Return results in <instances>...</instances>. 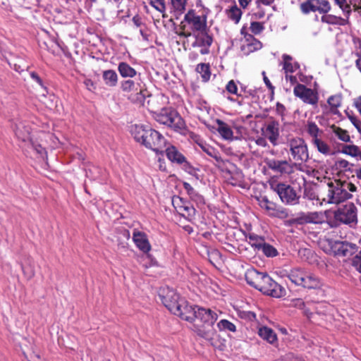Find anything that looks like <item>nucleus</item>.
Here are the masks:
<instances>
[{
    "label": "nucleus",
    "instance_id": "f257e3e1",
    "mask_svg": "<svg viewBox=\"0 0 361 361\" xmlns=\"http://www.w3.org/2000/svg\"><path fill=\"white\" fill-rule=\"evenodd\" d=\"M288 278L295 285L307 289H319L322 286V282L317 276L301 269L290 270Z\"/></svg>",
    "mask_w": 361,
    "mask_h": 361
},
{
    "label": "nucleus",
    "instance_id": "f03ea898",
    "mask_svg": "<svg viewBox=\"0 0 361 361\" xmlns=\"http://www.w3.org/2000/svg\"><path fill=\"white\" fill-rule=\"evenodd\" d=\"M154 119L161 124L165 125L178 131L185 128V122L179 114L172 108H163L154 114Z\"/></svg>",
    "mask_w": 361,
    "mask_h": 361
},
{
    "label": "nucleus",
    "instance_id": "7ed1b4c3",
    "mask_svg": "<svg viewBox=\"0 0 361 361\" xmlns=\"http://www.w3.org/2000/svg\"><path fill=\"white\" fill-rule=\"evenodd\" d=\"M351 197L352 195L343 189L339 183L329 182L326 186L325 191L321 193L320 197H318L317 199L328 204H338Z\"/></svg>",
    "mask_w": 361,
    "mask_h": 361
},
{
    "label": "nucleus",
    "instance_id": "20e7f679",
    "mask_svg": "<svg viewBox=\"0 0 361 361\" xmlns=\"http://www.w3.org/2000/svg\"><path fill=\"white\" fill-rule=\"evenodd\" d=\"M288 147L295 164H302L309 159L307 145L301 137H293L288 141Z\"/></svg>",
    "mask_w": 361,
    "mask_h": 361
},
{
    "label": "nucleus",
    "instance_id": "39448f33",
    "mask_svg": "<svg viewBox=\"0 0 361 361\" xmlns=\"http://www.w3.org/2000/svg\"><path fill=\"white\" fill-rule=\"evenodd\" d=\"M184 23L185 24L183 25V32L197 33L208 29L207 16H199L192 9L189 10L185 13L183 21L181 23L183 24Z\"/></svg>",
    "mask_w": 361,
    "mask_h": 361
},
{
    "label": "nucleus",
    "instance_id": "423d86ee",
    "mask_svg": "<svg viewBox=\"0 0 361 361\" xmlns=\"http://www.w3.org/2000/svg\"><path fill=\"white\" fill-rule=\"evenodd\" d=\"M180 35L185 37H193L195 41L192 43L191 46L193 48H200V53L202 55L209 54V49L213 43V36L209 33V29L197 33L183 32Z\"/></svg>",
    "mask_w": 361,
    "mask_h": 361
},
{
    "label": "nucleus",
    "instance_id": "0eeeda50",
    "mask_svg": "<svg viewBox=\"0 0 361 361\" xmlns=\"http://www.w3.org/2000/svg\"><path fill=\"white\" fill-rule=\"evenodd\" d=\"M257 290L273 298H281L286 295V290L274 281L266 272L262 277Z\"/></svg>",
    "mask_w": 361,
    "mask_h": 361
},
{
    "label": "nucleus",
    "instance_id": "6e6552de",
    "mask_svg": "<svg viewBox=\"0 0 361 361\" xmlns=\"http://www.w3.org/2000/svg\"><path fill=\"white\" fill-rule=\"evenodd\" d=\"M143 140V145L157 154L162 153L166 146V140L158 131L149 128L147 135Z\"/></svg>",
    "mask_w": 361,
    "mask_h": 361
},
{
    "label": "nucleus",
    "instance_id": "1a4fd4ad",
    "mask_svg": "<svg viewBox=\"0 0 361 361\" xmlns=\"http://www.w3.org/2000/svg\"><path fill=\"white\" fill-rule=\"evenodd\" d=\"M335 220L345 224L357 223V208L353 203L345 204L334 212Z\"/></svg>",
    "mask_w": 361,
    "mask_h": 361
},
{
    "label": "nucleus",
    "instance_id": "9d476101",
    "mask_svg": "<svg viewBox=\"0 0 361 361\" xmlns=\"http://www.w3.org/2000/svg\"><path fill=\"white\" fill-rule=\"evenodd\" d=\"M329 245L330 246L334 255L338 257L351 256L355 254L358 249V247L355 243L345 240H331L329 243Z\"/></svg>",
    "mask_w": 361,
    "mask_h": 361
},
{
    "label": "nucleus",
    "instance_id": "9b49d317",
    "mask_svg": "<svg viewBox=\"0 0 361 361\" xmlns=\"http://www.w3.org/2000/svg\"><path fill=\"white\" fill-rule=\"evenodd\" d=\"M274 190L283 203L288 204L298 203L300 195L291 185L280 183L276 185Z\"/></svg>",
    "mask_w": 361,
    "mask_h": 361
},
{
    "label": "nucleus",
    "instance_id": "f8f14e48",
    "mask_svg": "<svg viewBox=\"0 0 361 361\" xmlns=\"http://www.w3.org/2000/svg\"><path fill=\"white\" fill-rule=\"evenodd\" d=\"M279 122L275 119L270 118L262 128V134L269 140L273 146L279 145V139L280 137Z\"/></svg>",
    "mask_w": 361,
    "mask_h": 361
},
{
    "label": "nucleus",
    "instance_id": "ddd939ff",
    "mask_svg": "<svg viewBox=\"0 0 361 361\" xmlns=\"http://www.w3.org/2000/svg\"><path fill=\"white\" fill-rule=\"evenodd\" d=\"M258 204L261 208L264 209L271 216L277 218H286L288 216V212L286 209L277 207L276 204L269 200L267 196H260L257 198Z\"/></svg>",
    "mask_w": 361,
    "mask_h": 361
},
{
    "label": "nucleus",
    "instance_id": "4468645a",
    "mask_svg": "<svg viewBox=\"0 0 361 361\" xmlns=\"http://www.w3.org/2000/svg\"><path fill=\"white\" fill-rule=\"evenodd\" d=\"M162 293L159 294L161 300L164 306L173 314L178 310L180 302V296L172 289L163 290Z\"/></svg>",
    "mask_w": 361,
    "mask_h": 361
},
{
    "label": "nucleus",
    "instance_id": "2eb2a0df",
    "mask_svg": "<svg viewBox=\"0 0 361 361\" xmlns=\"http://www.w3.org/2000/svg\"><path fill=\"white\" fill-rule=\"evenodd\" d=\"M295 96L301 99L305 103L315 105L318 102V94L313 90L307 87L305 85L297 84L294 87Z\"/></svg>",
    "mask_w": 361,
    "mask_h": 361
},
{
    "label": "nucleus",
    "instance_id": "dca6fc26",
    "mask_svg": "<svg viewBox=\"0 0 361 361\" xmlns=\"http://www.w3.org/2000/svg\"><path fill=\"white\" fill-rule=\"evenodd\" d=\"M264 163L272 171L281 175L289 174L293 172V164L287 160L266 158Z\"/></svg>",
    "mask_w": 361,
    "mask_h": 361
},
{
    "label": "nucleus",
    "instance_id": "f3484780",
    "mask_svg": "<svg viewBox=\"0 0 361 361\" xmlns=\"http://www.w3.org/2000/svg\"><path fill=\"white\" fill-rule=\"evenodd\" d=\"M324 221V216L319 212L300 213L296 218L290 220L291 224L303 225L305 224H322Z\"/></svg>",
    "mask_w": 361,
    "mask_h": 361
},
{
    "label": "nucleus",
    "instance_id": "a211bd4d",
    "mask_svg": "<svg viewBox=\"0 0 361 361\" xmlns=\"http://www.w3.org/2000/svg\"><path fill=\"white\" fill-rule=\"evenodd\" d=\"M173 204L177 212L187 219H190L195 216L194 207L189 202L183 200V198L177 197L173 199Z\"/></svg>",
    "mask_w": 361,
    "mask_h": 361
},
{
    "label": "nucleus",
    "instance_id": "6ab92c4d",
    "mask_svg": "<svg viewBox=\"0 0 361 361\" xmlns=\"http://www.w3.org/2000/svg\"><path fill=\"white\" fill-rule=\"evenodd\" d=\"M196 307L197 306L193 307L190 305L188 301L181 299L178 307L179 308L174 314L178 316L183 320L192 322L195 317Z\"/></svg>",
    "mask_w": 361,
    "mask_h": 361
},
{
    "label": "nucleus",
    "instance_id": "aec40b11",
    "mask_svg": "<svg viewBox=\"0 0 361 361\" xmlns=\"http://www.w3.org/2000/svg\"><path fill=\"white\" fill-rule=\"evenodd\" d=\"M195 319L200 321L202 324H214L218 319L216 312L210 309L197 306Z\"/></svg>",
    "mask_w": 361,
    "mask_h": 361
},
{
    "label": "nucleus",
    "instance_id": "412c9836",
    "mask_svg": "<svg viewBox=\"0 0 361 361\" xmlns=\"http://www.w3.org/2000/svg\"><path fill=\"white\" fill-rule=\"evenodd\" d=\"M133 240L137 247L144 253H147L151 250V245L145 233L134 231L133 233Z\"/></svg>",
    "mask_w": 361,
    "mask_h": 361
},
{
    "label": "nucleus",
    "instance_id": "4be33fe9",
    "mask_svg": "<svg viewBox=\"0 0 361 361\" xmlns=\"http://www.w3.org/2000/svg\"><path fill=\"white\" fill-rule=\"evenodd\" d=\"M262 47L261 42L254 37L252 35H245V40L241 45V51L248 55L255 51L259 50Z\"/></svg>",
    "mask_w": 361,
    "mask_h": 361
},
{
    "label": "nucleus",
    "instance_id": "5701e85b",
    "mask_svg": "<svg viewBox=\"0 0 361 361\" xmlns=\"http://www.w3.org/2000/svg\"><path fill=\"white\" fill-rule=\"evenodd\" d=\"M194 329L199 336L209 341H213L216 334L214 324H195Z\"/></svg>",
    "mask_w": 361,
    "mask_h": 361
},
{
    "label": "nucleus",
    "instance_id": "b1692460",
    "mask_svg": "<svg viewBox=\"0 0 361 361\" xmlns=\"http://www.w3.org/2000/svg\"><path fill=\"white\" fill-rule=\"evenodd\" d=\"M264 273L259 272L254 268H250L246 271L245 278L247 283L256 289Z\"/></svg>",
    "mask_w": 361,
    "mask_h": 361
},
{
    "label": "nucleus",
    "instance_id": "393cba45",
    "mask_svg": "<svg viewBox=\"0 0 361 361\" xmlns=\"http://www.w3.org/2000/svg\"><path fill=\"white\" fill-rule=\"evenodd\" d=\"M149 128L144 125L135 124L130 126V133L137 142L142 145Z\"/></svg>",
    "mask_w": 361,
    "mask_h": 361
},
{
    "label": "nucleus",
    "instance_id": "a878e982",
    "mask_svg": "<svg viewBox=\"0 0 361 361\" xmlns=\"http://www.w3.org/2000/svg\"><path fill=\"white\" fill-rule=\"evenodd\" d=\"M183 185L191 200L196 202L197 205H204L205 204L204 197L195 190L190 183L184 182Z\"/></svg>",
    "mask_w": 361,
    "mask_h": 361
},
{
    "label": "nucleus",
    "instance_id": "bb28decb",
    "mask_svg": "<svg viewBox=\"0 0 361 361\" xmlns=\"http://www.w3.org/2000/svg\"><path fill=\"white\" fill-rule=\"evenodd\" d=\"M166 154L171 161L178 164L184 162L185 159V157L174 146L167 147L166 149Z\"/></svg>",
    "mask_w": 361,
    "mask_h": 361
},
{
    "label": "nucleus",
    "instance_id": "cd10ccee",
    "mask_svg": "<svg viewBox=\"0 0 361 361\" xmlns=\"http://www.w3.org/2000/svg\"><path fill=\"white\" fill-rule=\"evenodd\" d=\"M259 336L264 340L271 344H274L277 341L276 334L273 329L267 326H262L258 331Z\"/></svg>",
    "mask_w": 361,
    "mask_h": 361
},
{
    "label": "nucleus",
    "instance_id": "c85d7f7f",
    "mask_svg": "<svg viewBox=\"0 0 361 361\" xmlns=\"http://www.w3.org/2000/svg\"><path fill=\"white\" fill-rule=\"evenodd\" d=\"M348 18L345 19L334 15L328 14L322 16L321 18V20L322 22L329 25H345L348 23Z\"/></svg>",
    "mask_w": 361,
    "mask_h": 361
},
{
    "label": "nucleus",
    "instance_id": "c756f323",
    "mask_svg": "<svg viewBox=\"0 0 361 361\" xmlns=\"http://www.w3.org/2000/svg\"><path fill=\"white\" fill-rule=\"evenodd\" d=\"M102 78L106 85L110 87L116 86L118 82V75L114 70H106L103 71Z\"/></svg>",
    "mask_w": 361,
    "mask_h": 361
},
{
    "label": "nucleus",
    "instance_id": "7c9ffc66",
    "mask_svg": "<svg viewBox=\"0 0 361 361\" xmlns=\"http://www.w3.org/2000/svg\"><path fill=\"white\" fill-rule=\"evenodd\" d=\"M217 131L220 135L225 140H231L233 138V131L231 127L225 122L218 120Z\"/></svg>",
    "mask_w": 361,
    "mask_h": 361
},
{
    "label": "nucleus",
    "instance_id": "2f4dec72",
    "mask_svg": "<svg viewBox=\"0 0 361 361\" xmlns=\"http://www.w3.org/2000/svg\"><path fill=\"white\" fill-rule=\"evenodd\" d=\"M118 71L123 78H133L137 74V71L126 62L119 63Z\"/></svg>",
    "mask_w": 361,
    "mask_h": 361
},
{
    "label": "nucleus",
    "instance_id": "473e14b6",
    "mask_svg": "<svg viewBox=\"0 0 361 361\" xmlns=\"http://www.w3.org/2000/svg\"><path fill=\"white\" fill-rule=\"evenodd\" d=\"M226 13L228 18L235 24L239 23L243 14L241 9L238 8L236 4L232 6L229 9H227Z\"/></svg>",
    "mask_w": 361,
    "mask_h": 361
},
{
    "label": "nucleus",
    "instance_id": "72a5a7b5",
    "mask_svg": "<svg viewBox=\"0 0 361 361\" xmlns=\"http://www.w3.org/2000/svg\"><path fill=\"white\" fill-rule=\"evenodd\" d=\"M196 142L200 147L202 151H204L207 154H208L211 157L214 158L216 160L219 159V157L217 156V152L214 147L207 145L200 137L196 140Z\"/></svg>",
    "mask_w": 361,
    "mask_h": 361
},
{
    "label": "nucleus",
    "instance_id": "f704fd0d",
    "mask_svg": "<svg viewBox=\"0 0 361 361\" xmlns=\"http://www.w3.org/2000/svg\"><path fill=\"white\" fill-rule=\"evenodd\" d=\"M282 58L283 60V69L286 73H293L299 68V65L297 63H291L292 57L290 56L283 54Z\"/></svg>",
    "mask_w": 361,
    "mask_h": 361
},
{
    "label": "nucleus",
    "instance_id": "c9c22d12",
    "mask_svg": "<svg viewBox=\"0 0 361 361\" xmlns=\"http://www.w3.org/2000/svg\"><path fill=\"white\" fill-rule=\"evenodd\" d=\"M312 143L320 153L325 155L330 154V147L327 145V143L322 140L319 137L312 140Z\"/></svg>",
    "mask_w": 361,
    "mask_h": 361
},
{
    "label": "nucleus",
    "instance_id": "e433bc0d",
    "mask_svg": "<svg viewBox=\"0 0 361 361\" xmlns=\"http://www.w3.org/2000/svg\"><path fill=\"white\" fill-rule=\"evenodd\" d=\"M307 132L312 137V140L318 138L323 133V131L313 121L307 122Z\"/></svg>",
    "mask_w": 361,
    "mask_h": 361
},
{
    "label": "nucleus",
    "instance_id": "4c0bfd02",
    "mask_svg": "<svg viewBox=\"0 0 361 361\" xmlns=\"http://www.w3.org/2000/svg\"><path fill=\"white\" fill-rule=\"evenodd\" d=\"M249 239V243L252 247L260 250L262 245L265 243L264 238L255 233H250L247 236Z\"/></svg>",
    "mask_w": 361,
    "mask_h": 361
},
{
    "label": "nucleus",
    "instance_id": "58836bf2",
    "mask_svg": "<svg viewBox=\"0 0 361 361\" xmlns=\"http://www.w3.org/2000/svg\"><path fill=\"white\" fill-rule=\"evenodd\" d=\"M316 0H307L300 4V10L302 13L308 14L310 12L317 11Z\"/></svg>",
    "mask_w": 361,
    "mask_h": 361
},
{
    "label": "nucleus",
    "instance_id": "ea45409f",
    "mask_svg": "<svg viewBox=\"0 0 361 361\" xmlns=\"http://www.w3.org/2000/svg\"><path fill=\"white\" fill-rule=\"evenodd\" d=\"M332 131L334 134L337 136V137L345 142H350V137L348 135V133L347 130L342 129L340 127H337L336 126H331Z\"/></svg>",
    "mask_w": 361,
    "mask_h": 361
},
{
    "label": "nucleus",
    "instance_id": "a19ab883",
    "mask_svg": "<svg viewBox=\"0 0 361 361\" xmlns=\"http://www.w3.org/2000/svg\"><path fill=\"white\" fill-rule=\"evenodd\" d=\"M85 171L86 176L87 178H89L90 180H95L100 178L102 169L98 166L92 165L86 169Z\"/></svg>",
    "mask_w": 361,
    "mask_h": 361
},
{
    "label": "nucleus",
    "instance_id": "79ce46f5",
    "mask_svg": "<svg viewBox=\"0 0 361 361\" xmlns=\"http://www.w3.org/2000/svg\"><path fill=\"white\" fill-rule=\"evenodd\" d=\"M196 71L202 75L204 81L209 80L211 73L209 64L204 63H199L196 67Z\"/></svg>",
    "mask_w": 361,
    "mask_h": 361
},
{
    "label": "nucleus",
    "instance_id": "37998d69",
    "mask_svg": "<svg viewBox=\"0 0 361 361\" xmlns=\"http://www.w3.org/2000/svg\"><path fill=\"white\" fill-rule=\"evenodd\" d=\"M22 128H25L21 125L18 126L16 129V135L18 139L21 140L23 142H28V145L30 144V141L32 140V139L30 136L29 130L25 128L23 132Z\"/></svg>",
    "mask_w": 361,
    "mask_h": 361
},
{
    "label": "nucleus",
    "instance_id": "c03bdc74",
    "mask_svg": "<svg viewBox=\"0 0 361 361\" xmlns=\"http://www.w3.org/2000/svg\"><path fill=\"white\" fill-rule=\"evenodd\" d=\"M217 327L219 331H236L235 325L227 319L220 320L217 324Z\"/></svg>",
    "mask_w": 361,
    "mask_h": 361
},
{
    "label": "nucleus",
    "instance_id": "a18cd8bd",
    "mask_svg": "<svg viewBox=\"0 0 361 361\" xmlns=\"http://www.w3.org/2000/svg\"><path fill=\"white\" fill-rule=\"evenodd\" d=\"M182 169L187 172L188 173L195 176L197 179H199L198 172L200 169L192 166L188 161H187L186 159H185L184 162H182Z\"/></svg>",
    "mask_w": 361,
    "mask_h": 361
},
{
    "label": "nucleus",
    "instance_id": "49530a36",
    "mask_svg": "<svg viewBox=\"0 0 361 361\" xmlns=\"http://www.w3.org/2000/svg\"><path fill=\"white\" fill-rule=\"evenodd\" d=\"M260 250L263 252V253L269 257H276L278 255L277 250L272 245L264 243L262 247L260 248Z\"/></svg>",
    "mask_w": 361,
    "mask_h": 361
},
{
    "label": "nucleus",
    "instance_id": "de8ad7c7",
    "mask_svg": "<svg viewBox=\"0 0 361 361\" xmlns=\"http://www.w3.org/2000/svg\"><path fill=\"white\" fill-rule=\"evenodd\" d=\"M29 146L36 152L40 158L42 159L47 158V152L40 144H37L36 142L30 140Z\"/></svg>",
    "mask_w": 361,
    "mask_h": 361
},
{
    "label": "nucleus",
    "instance_id": "09e8293b",
    "mask_svg": "<svg viewBox=\"0 0 361 361\" xmlns=\"http://www.w3.org/2000/svg\"><path fill=\"white\" fill-rule=\"evenodd\" d=\"M360 149L357 146L351 145H344L342 149V152L343 154L350 155L353 157H356L360 154Z\"/></svg>",
    "mask_w": 361,
    "mask_h": 361
},
{
    "label": "nucleus",
    "instance_id": "8fccbe9b",
    "mask_svg": "<svg viewBox=\"0 0 361 361\" xmlns=\"http://www.w3.org/2000/svg\"><path fill=\"white\" fill-rule=\"evenodd\" d=\"M147 92L146 90L140 89V91L138 92H137L136 94H135L134 95L131 94V96H130L131 100L133 102L143 104V103L145 100Z\"/></svg>",
    "mask_w": 361,
    "mask_h": 361
},
{
    "label": "nucleus",
    "instance_id": "3c124183",
    "mask_svg": "<svg viewBox=\"0 0 361 361\" xmlns=\"http://www.w3.org/2000/svg\"><path fill=\"white\" fill-rule=\"evenodd\" d=\"M316 2L318 3V4H317V11L320 13H326L331 10V6L328 1L316 0Z\"/></svg>",
    "mask_w": 361,
    "mask_h": 361
},
{
    "label": "nucleus",
    "instance_id": "603ef678",
    "mask_svg": "<svg viewBox=\"0 0 361 361\" xmlns=\"http://www.w3.org/2000/svg\"><path fill=\"white\" fill-rule=\"evenodd\" d=\"M187 0H171V6L174 11L182 13L185 10Z\"/></svg>",
    "mask_w": 361,
    "mask_h": 361
},
{
    "label": "nucleus",
    "instance_id": "864d4df0",
    "mask_svg": "<svg viewBox=\"0 0 361 361\" xmlns=\"http://www.w3.org/2000/svg\"><path fill=\"white\" fill-rule=\"evenodd\" d=\"M335 4H337L339 8L343 11V12L346 15V17L348 18L350 13V6L347 3L346 0H334Z\"/></svg>",
    "mask_w": 361,
    "mask_h": 361
},
{
    "label": "nucleus",
    "instance_id": "5fc2aeb1",
    "mask_svg": "<svg viewBox=\"0 0 361 361\" xmlns=\"http://www.w3.org/2000/svg\"><path fill=\"white\" fill-rule=\"evenodd\" d=\"M226 90L231 94H236L238 97H242L241 93H238L237 84L233 80L228 81L226 86Z\"/></svg>",
    "mask_w": 361,
    "mask_h": 361
},
{
    "label": "nucleus",
    "instance_id": "6e6d98bb",
    "mask_svg": "<svg viewBox=\"0 0 361 361\" xmlns=\"http://www.w3.org/2000/svg\"><path fill=\"white\" fill-rule=\"evenodd\" d=\"M327 102L331 109H337L341 104V97L340 95H332L329 97Z\"/></svg>",
    "mask_w": 361,
    "mask_h": 361
},
{
    "label": "nucleus",
    "instance_id": "4d7b16f0",
    "mask_svg": "<svg viewBox=\"0 0 361 361\" xmlns=\"http://www.w3.org/2000/svg\"><path fill=\"white\" fill-rule=\"evenodd\" d=\"M135 84L133 80H126L121 82V88L123 92H131L134 90H136L135 88Z\"/></svg>",
    "mask_w": 361,
    "mask_h": 361
},
{
    "label": "nucleus",
    "instance_id": "13d9d810",
    "mask_svg": "<svg viewBox=\"0 0 361 361\" xmlns=\"http://www.w3.org/2000/svg\"><path fill=\"white\" fill-rule=\"evenodd\" d=\"M150 5L161 13H163L166 9L164 0H151Z\"/></svg>",
    "mask_w": 361,
    "mask_h": 361
},
{
    "label": "nucleus",
    "instance_id": "bf43d9fd",
    "mask_svg": "<svg viewBox=\"0 0 361 361\" xmlns=\"http://www.w3.org/2000/svg\"><path fill=\"white\" fill-rule=\"evenodd\" d=\"M352 266L361 273V249L360 251L353 258Z\"/></svg>",
    "mask_w": 361,
    "mask_h": 361
},
{
    "label": "nucleus",
    "instance_id": "052dcab7",
    "mask_svg": "<svg viewBox=\"0 0 361 361\" xmlns=\"http://www.w3.org/2000/svg\"><path fill=\"white\" fill-rule=\"evenodd\" d=\"M251 32L255 35L259 34L264 30L262 23L257 21L252 22L250 27Z\"/></svg>",
    "mask_w": 361,
    "mask_h": 361
},
{
    "label": "nucleus",
    "instance_id": "680f3d73",
    "mask_svg": "<svg viewBox=\"0 0 361 361\" xmlns=\"http://www.w3.org/2000/svg\"><path fill=\"white\" fill-rule=\"evenodd\" d=\"M274 361H305L302 358L295 356L293 353L286 354L285 356Z\"/></svg>",
    "mask_w": 361,
    "mask_h": 361
},
{
    "label": "nucleus",
    "instance_id": "e2e57ef3",
    "mask_svg": "<svg viewBox=\"0 0 361 361\" xmlns=\"http://www.w3.org/2000/svg\"><path fill=\"white\" fill-rule=\"evenodd\" d=\"M295 306L299 308L304 309V313L307 317H310L312 314V312L310 311L309 309H305V303L302 299H298L295 302Z\"/></svg>",
    "mask_w": 361,
    "mask_h": 361
},
{
    "label": "nucleus",
    "instance_id": "0e129e2a",
    "mask_svg": "<svg viewBox=\"0 0 361 361\" xmlns=\"http://www.w3.org/2000/svg\"><path fill=\"white\" fill-rule=\"evenodd\" d=\"M349 118L353 126L357 128L358 132L361 134V121L355 116H350Z\"/></svg>",
    "mask_w": 361,
    "mask_h": 361
},
{
    "label": "nucleus",
    "instance_id": "69168bd1",
    "mask_svg": "<svg viewBox=\"0 0 361 361\" xmlns=\"http://www.w3.org/2000/svg\"><path fill=\"white\" fill-rule=\"evenodd\" d=\"M21 267H22V270H23L25 276L27 278L31 279L34 276L35 271L32 267L27 268V267H23V265L21 266Z\"/></svg>",
    "mask_w": 361,
    "mask_h": 361
},
{
    "label": "nucleus",
    "instance_id": "338daca9",
    "mask_svg": "<svg viewBox=\"0 0 361 361\" xmlns=\"http://www.w3.org/2000/svg\"><path fill=\"white\" fill-rule=\"evenodd\" d=\"M30 78L34 81H35L41 87H44V84H43L42 80L41 79V78L39 76V75L37 73H35L34 71H32V72L30 73Z\"/></svg>",
    "mask_w": 361,
    "mask_h": 361
},
{
    "label": "nucleus",
    "instance_id": "774afa93",
    "mask_svg": "<svg viewBox=\"0 0 361 361\" xmlns=\"http://www.w3.org/2000/svg\"><path fill=\"white\" fill-rule=\"evenodd\" d=\"M23 355H24L25 359L27 361H44L40 358L39 355L36 354L35 353H33L32 355H30V358H28L27 355L25 353H23Z\"/></svg>",
    "mask_w": 361,
    "mask_h": 361
}]
</instances>
